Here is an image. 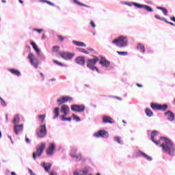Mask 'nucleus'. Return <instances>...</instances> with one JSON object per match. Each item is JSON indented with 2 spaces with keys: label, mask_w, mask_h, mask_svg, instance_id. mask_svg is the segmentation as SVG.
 Instances as JSON below:
<instances>
[{
  "label": "nucleus",
  "mask_w": 175,
  "mask_h": 175,
  "mask_svg": "<svg viewBox=\"0 0 175 175\" xmlns=\"http://www.w3.org/2000/svg\"><path fill=\"white\" fill-rule=\"evenodd\" d=\"M158 136V131H153L151 133L150 136V140L156 146H158V144H160V143H162L160 145V147L162 148L163 152H166L168 154V155H170L171 157H174L175 155V144L172 142V140L161 137L160 139L157 140V137Z\"/></svg>",
  "instance_id": "f257e3e1"
},
{
  "label": "nucleus",
  "mask_w": 175,
  "mask_h": 175,
  "mask_svg": "<svg viewBox=\"0 0 175 175\" xmlns=\"http://www.w3.org/2000/svg\"><path fill=\"white\" fill-rule=\"evenodd\" d=\"M112 43L116 44L117 47H126L128 46V38L121 36L113 40Z\"/></svg>",
  "instance_id": "f03ea898"
},
{
  "label": "nucleus",
  "mask_w": 175,
  "mask_h": 175,
  "mask_svg": "<svg viewBox=\"0 0 175 175\" xmlns=\"http://www.w3.org/2000/svg\"><path fill=\"white\" fill-rule=\"evenodd\" d=\"M124 5H127V6H135V8H137L138 9H144V10H146V12H149L150 13H152L154 12V9L150 7V5H144V4H139L137 3L132 2H125Z\"/></svg>",
  "instance_id": "7ed1b4c3"
},
{
  "label": "nucleus",
  "mask_w": 175,
  "mask_h": 175,
  "mask_svg": "<svg viewBox=\"0 0 175 175\" xmlns=\"http://www.w3.org/2000/svg\"><path fill=\"white\" fill-rule=\"evenodd\" d=\"M98 61H99V57L94 55L93 59H88L87 68H89V69H91V70H96L98 72V73H99V68L95 66Z\"/></svg>",
  "instance_id": "20e7f679"
},
{
  "label": "nucleus",
  "mask_w": 175,
  "mask_h": 175,
  "mask_svg": "<svg viewBox=\"0 0 175 175\" xmlns=\"http://www.w3.org/2000/svg\"><path fill=\"white\" fill-rule=\"evenodd\" d=\"M27 58L31 66H33L35 69H38V68H39V59H38V58L35 57V55H33V53H30Z\"/></svg>",
  "instance_id": "39448f33"
},
{
  "label": "nucleus",
  "mask_w": 175,
  "mask_h": 175,
  "mask_svg": "<svg viewBox=\"0 0 175 175\" xmlns=\"http://www.w3.org/2000/svg\"><path fill=\"white\" fill-rule=\"evenodd\" d=\"M44 148H46V144L44 143H42L41 146L36 148V152H33V159L34 161H36V157H42Z\"/></svg>",
  "instance_id": "423d86ee"
},
{
  "label": "nucleus",
  "mask_w": 175,
  "mask_h": 175,
  "mask_svg": "<svg viewBox=\"0 0 175 175\" xmlns=\"http://www.w3.org/2000/svg\"><path fill=\"white\" fill-rule=\"evenodd\" d=\"M47 135V129H46V124H42L40 128L37 130V136L40 138L46 137Z\"/></svg>",
  "instance_id": "0eeeda50"
},
{
  "label": "nucleus",
  "mask_w": 175,
  "mask_h": 175,
  "mask_svg": "<svg viewBox=\"0 0 175 175\" xmlns=\"http://www.w3.org/2000/svg\"><path fill=\"white\" fill-rule=\"evenodd\" d=\"M93 136L96 138L103 137V139H107L109 137V132L105 130H100L94 133Z\"/></svg>",
  "instance_id": "6e6552de"
},
{
  "label": "nucleus",
  "mask_w": 175,
  "mask_h": 175,
  "mask_svg": "<svg viewBox=\"0 0 175 175\" xmlns=\"http://www.w3.org/2000/svg\"><path fill=\"white\" fill-rule=\"evenodd\" d=\"M57 102L58 105L61 106V105H64V103H66L67 102H73V98L69 96H62L57 100Z\"/></svg>",
  "instance_id": "1a4fd4ad"
},
{
  "label": "nucleus",
  "mask_w": 175,
  "mask_h": 175,
  "mask_svg": "<svg viewBox=\"0 0 175 175\" xmlns=\"http://www.w3.org/2000/svg\"><path fill=\"white\" fill-rule=\"evenodd\" d=\"M46 155L51 157L55 154V144L50 143L48 148L46 150Z\"/></svg>",
  "instance_id": "9d476101"
},
{
  "label": "nucleus",
  "mask_w": 175,
  "mask_h": 175,
  "mask_svg": "<svg viewBox=\"0 0 175 175\" xmlns=\"http://www.w3.org/2000/svg\"><path fill=\"white\" fill-rule=\"evenodd\" d=\"M77 149H72L70 155L72 158H74L77 162H80V160L82 159L83 157L81 156V153L77 154Z\"/></svg>",
  "instance_id": "9b49d317"
},
{
  "label": "nucleus",
  "mask_w": 175,
  "mask_h": 175,
  "mask_svg": "<svg viewBox=\"0 0 175 175\" xmlns=\"http://www.w3.org/2000/svg\"><path fill=\"white\" fill-rule=\"evenodd\" d=\"M71 110L72 111H75V113H81V111H84V110H85V107H84V105L74 104L71 105Z\"/></svg>",
  "instance_id": "f8f14e48"
},
{
  "label": "nucleus",
  "mask_w": 175,
  "mask_h": 175,
  "mask_svg": "<svg viewBox=\"0 0 175 175\" xmlns=\"http://www.w3.org/2000/svg\"><path fill=\"white\" fill-rule=\"evenodd\" d=\"M60 57L65 59V61H69L75 57V53H70L69 52H62L60 53Z\"/></svg>",
  "instance_id": "ddd939ff"
},
{
  "label": "nucleus",
  "mask_w": 175,
  "mask_h": 175,
  "mask_svg": "<svg viewBox=\"0 0 175 175\" xmlns=\"http://www.w3.org/2000/svg\"><path fill=\"white\" fill-rule=\"evenodd\" d=\"M137 157H141L142 158H144V159H146L149 162H151V161H152V157H151L150 156H148L147 154L144 153L142 150H138L137 152Z\"/></svg>",
  "instance_id": "4468645a"
},
{
  "label": "nucleus",
  "mask_w": 175,
  "mask_h": 175,
  "mask_svg": "<svg viewBox=\"0 0 175 175\" xmlns=\"http://www.w3.org/2000/svg\"><path fill=\"white\" fill-rule=\"evenodd\" d=\"M60 111L61 113H63L64 117H66V116L70 113V108H69V106L67 105H63L61 107Z\"/></svg>",
  "instance_id": "2eb2a0df"
},
{
  "label": "nucleus",
  "mask_w": 175,
  "mask_h": 175,
  "mask_svg": "<svg viewBox=\"0 0 175 175\" xmlns=\"http://www.w3.org/2000/svg\"><path fill=\"white\" fill-rule=\"evenodd\" d=\"M24 129L23 124H15L14 126V132L15 135H20V132H23Z\"/></svg>",
  "instance_id": "dca6fc26"
},
{
  "label": "nucleus",
  "mask_w": 175,
  "mask_h": 175,
  "mask_svg": "<svg viewBox=\"0 0 175 175\" xmlns=\"http://www.w3.org/2000/svg\"><path fill=\"white\" fill-rule=\"evenodd\" d=\"M164 116L167 118V120L168 121H170L171 122H173V120H174V113H173V112H172L171 111H167V112H165L164 113Z\"/></svg>",
  "instance_id": "f3484780"
},
{
  "label": "nucleus",
  "mask_w": 175,
  "mask_h": 175,
  "mask_svg": "<svg viewBox=\"0 0 175 175\" xmlns=\"http://www.w3.org/2000/svg\"><path fill=\"white\" fill-rule=\"evenodd\" d=\"M99 64L103 66V68H109V66H110V62L107 61L105 57L101 58Z\"/></svg>",
  "instance_id": "a211bd4d"
},
{
  "label": "nucleus",
  "mask_w": 175,
  "mask_h": 175,
  "mask_svg": "<svg viewBox=\"0 0 175 175\" xmlns=\"http://www.w3.org/2000/svg\"><path fill=\"white\" fill-rule=\"evenodd\" d=\"M75 62L78 64V65H85V57L81 56V57H78L76 58L75 59Z\"/></svg>",
  "instance_id": "6ab92c4d"
},
{
  "label": "nucleus",
  "mask_w": 175,
  "mask_h": 175,
  "mask_svg": "<svg viewBox=\"0 0 175 175\" xmlns=\"http://www.w3.org/2000/svg\"><path fill=\"white\" fill-rule=\"evenodd\" d=\"M73 44H75V46H77L78 47H87V44L83 42L77 41V40H72Z\"/></svg>",
  "instance_id": "aec40b11"
},
{
  "label": "nucleus",
  "mask_w": 175,
  "mask_h": 175,
  "mask_svg": "<svg viewBox=\"0 0 175 175\" xmlns=\"http://www.w3.org/2000/svg\"><path fill=\"white\" fill-rule=\"evenodd\" d=\"M42 167H44L45 172L49 173V172H50V169H51V163H47L46 162H44L42 163Z\"/></svg>",
  "instance_id": "412c9836"
},
{
  "label": "nucleus",
  "mask_w": 175,
  "mask_h": 175,
  "mask_svg": "<svg viewBox=\"0 0 175 175\" xmlns=\"http://www.w3.org/2000/svg\"><path fill=\"white\" fill-rule=\"evenodd\" d=\"M103 122H104V124H113V122L111 121V118L106 116H104L103 117Z\"/></svg>",
  "instance_id": "4be33fe9"
},
{
  "label": "nucleus",
  "mask_w": 175,
  "mask_h": 175,
  "mask_svg": "<svg viewBox=\"0 0 175 175\" xmlns=\"http://www.w3.org/2000/svg\"><path fill=\"white\" fill-rule=\"evenodd\" d=\"M8 70L12 75H15V76H18V77L21 76V72L20 71H18V70H16L14 68H10V69H8Z\"/></svg>",
  "instance_id": "5701e85b"
},
{
  "label": "nucleus",
  "mask_w": 175,
  "mask_h": 175,
  "mask_svg": "<svg viewBox=\"0 0 175 175\" xmlns=\"http://www.w3.org/2000/svg\"><path fill=\"white\" fill-rule=\"evenodd\" d=\"M137 50H139V51H140L141 53H143V54L146 53V48L144 47V45L140 43L137 44Z\"/></svg>",
  "instance_id": "b1692460"
},
{
  "label": "nucleus",
  "mask_w": 175,
  "mask_h": 175,
  "mask_svg": "<svg viewBox=\"0 0 175 175\" xmlns=\"http://www.w3.org/2000/svg\"><path fill=\"white\" fill-rule=\"evenodd\" d=\"M53 120L57 119V117H59V107H55L53 110Z\"/></svg>",
  "instance_id": "393cba45"
},
{
  "label": "nucleus",
  "mask_w": 175,
  "mask_h": 175,
  "mask_svg": "<svg viewBox=\"0 0 175 175\" xmlns=\"http://www.w3.org/2000/svg\"><path fill=\"white\" fill-rule=\"evenodd\" d=\"M31 46H32L33 50H35V51L37 53V54L38 55H40V50H39V49H38V46L36 45V44L33 42H31L30 43Z\"/></svg>",
  "instance_id": "a878e982"
},
{
  "label": "nucleus",
  "mask_w": 175,
  "mask_h": 175,
  "mask_svg": "<svg viewBox=\"0 0 175 175\" xmlns=\"http://www.w3.org/2000/svg\"><path fill=\"white\" fill-rule=\"evenodd\" d=\"M12 122L14 125H17L20 122V116L18 114L14 116Z\"/></svg>",
  "instance_id": "bb28decb"
},
{
  "label": "nucleus",
  "mask_w": 175,
  "mask_h": 175,
  "mask_svg": "<svg viewBox=\"0 0 175 175\" xmlns=\"http://www.w3.org/2000/svg\"><path fill=\"white\" fill-rule=\"evenodd\" d=\"M72 3H75V5H78L79 6H84V8H90L89 5H87L83 3H80L78 0H71Z\"/></svg>",
  "instance_id": "cd10ccee"
},
{
  "label": "nucleus",
  "mask_w": 175,
  "mask_h": 175,
  "mask_svg": "<svg viewBox=\"0 0 175 175\" xmlns=\"http://www.w3.org/2000/svg\"><path fill=\"white\" fill-rule=\"evenodd\" d=\"M167 109V105H166V104H163V105L159 104V111H165V110Z\"/></svg>",
  "instance_id": "c85d7f7f"
},
{
  "label": "nucleus",
  "mask_w": 175,
  "mask_h": 175,
  "mask_svg": "<svg viewBox=\"0 0 175 175\" xmlns=\"http://www.w3.org/2000/svg\"><path fill=\"white\" fill-rule=\"evenodd\" d=\"M145 113L147 117H152L154 116V113L150 109V108H146L145 109Z\"/></svg>",
  "instance_id": "c756f323"
},
{
  "label": "nucleus",
  "mask_w": 175,
  "mask_h": 175,
  "mask_svg": "<svg viewBox=\"0 0 175 175\" xmlns=\"http://www.w3.org/2000/svg\"><path fill=\"white\" fill-rule=\"evenodd\" d=\"M157 9L159 10H161L163 13L164 16H167L169 11H167V9L163 8V7H157Z\"/></svg>",
  "instance_id": "7c9ffc66"
},
{
  "label": "nucleus",
  "mask_w": 175,
  "mask_h": 175,
  "mask_svg": "<svg viewBox=\"0 0 175 175\" xmlns=\"http://www.w3.org/2000/svg\"><path fill=\"white\" fill-rule=\"evenodd\" d=\"M150 107L152 110H159V104L158 103H152Z\"/></svg>",
  "instance_id": "2f4dec72"
},
{
  "label": "nucleus",
  "mask_w": 175,
  "mask_h": 175,
  "mask_svg": "<svg viewBox=\"0 0 175 175\" xmlns=\"http://www.w3.org/2000/svg\"><path fill=\"white\" fill-rule=\"evenodd\" d=\"M46 118V115H39L38 116V120L41 121V122H43L44 121V119Z\"/></svg>",
  "instance_id": "473e14b6"
},
{
  "label": "nucleus",
  "mask_w": 175,
  "mask_h": 175,
  "mask_svg": "<svg viewBox=\"0 0 175 175\" xmlns=\"http://www.w3.org/2000/svg\"><path fill=\"white\" fill-rule=\"evenodd\" d=\"M72 117H73V120H75L77 122L81 121V119H80V118H79V116H76L75 113L72 114Z\"/></svg>",
  "instance_id": "72a5a7b5"
},
{
  "label": "nucleus",
  "mask_w": 175,
  "mask_h": 175,
  "mask_svg": "<svg viewBox=\"0 0 175 175\" xmlns=\"http://www.w3.org/2000/svg\"><path fill=\"white\" fill-rule=\"evenodd\" d=\"M40 2H46V3H48V5H50L51 6H55L54 3L47 0H40Z\"/></svg>",
  "instance_id": "f704fd0d"
},
{
  "label": "nucleus",
  "mask_w": 175,
  "mask_h": 175,
  "mask_svg": "<svg viewBox=\"0 0 175 175\" xmlns=\"http://www.w3.org/2000/svg\"><path fill=\"white\" fill-rule=\"evenodd\" d=\"M62 121H72V118H65V116H62Z\"/></svg>",
  "instance_id": "c9c22d12"
},
{
  "label": "nucleus",
  "mask_w": 175,
  "mask_h": 175,
  "mask_svg": "<svg viewBox=\"0 0 175 175\" xmlns=\"http://www.w3.org/2000/svg\"><path fill=\"white\" fill-rule=\"evenodd\" d=\"M53 51L55 53H58L59 51V46H54L53 47Z\"/></svg>",
  "instance_id": "e433bc0d"
},
{
  "label": "nucleus",
  "mask_w": 175,
  "mask_h": 175,
  "mask_svg": "<svg viewBox=\"0 0 175 175\" xmlns=\"http://www.w3.org/2000/svg\"><path fill=\"white\" fill-rule=\"evenodd\" d=\"M0 100L1 106H3V107H5L6 106V102H5V100H3V98H0Z\"/></svg>",
  "instance_id": "4c0bfd02"
},
{
  "label": "nucleus",
  "mask_w": 175,
  "mask_h": 175,
  "mask_svg": "<svg viewBox=\"0 0 175 175\" xmlns=\"http://www.w3.org/2000/svg\"><path fill=\"white\" fill-rule=\"evenodd\" d=\"M117 53L119 55H128V52H122V51H117Z\"/></svg>",
  "instance_id": "58836bf2"
},
{
  "label": "nucleus",
  "mask_w": 175,
  "mask_h": 175,
  "mask_svg": "<svg viewBox=\"0 0 175 175\" xmlns=\"http://www.w3.org/2000/svg\"><path fill=\"white\" fill-rule=\"evenodd\" d=\"M114 140H115V142H117V143H118V144H122V143L121 142V139H120L119 137H115Z\"/></svg>",
  "instance_id": "ea45409f"
},
{
  "label": "nucleus",
  "mask_w": 175,
  "mask_h": 175,
  "mask_svg": "<svg viewBox=\"0 0 175 175\" xmlns=\"http://www.w3.org/2000/svg\"><path fill=\"white\" fill-rule=\"evenodd\" d=\"M53 64L58 65V66H64V64H62V63H61L57 60H53Z\"/></svg>",
  "instance_id": "a19ab883"
},
{
  "label": "nucleus",
  "mask_w": 175,
  "mask_h": 175,
  "mask_svg": "<svg viewBox=\"0 0 175 175\" xmlns=\"http://www.w3.org/2000/svg\"><path fill=\"white\" fill-rule=\"evenodd\" d=\"M79 51H81V53H83L84 54H90V52L84 49H79Z\"/></svg>",
  "instance_id": "79ce46f5"
},
{
  "label": "nucleus",
  "mask_w": 175,
  "mask_h": 175,
  "mask_svg": "<svg viewBox=\"0 0 175 175\" xmlns=\"http://www.w3.org/2000/svg\"><path fill=\"white\" fill-rule=\"evenodd\" d=\"M57 39H59V41L60 42H64V37L62 36H61V35H57Z\"/></svg>",
  "instance_id": "37998d69"
},
{
  "label": "nucleus",
  "mask_w": 175,
  "mask_h": 175,
  "mask_svg": "<svg viewBox=\"0 0 175 175\" xmlns=\"http://www.w3.org/2000/svg\"><path fill=\"white\" fill-rule=\"evenodd\" d=\"M33 31H35L36 32H38V33H40V32H43V29H33Z\"/></svg>",
  "instance_id": "c03bdc74"
},
{
  "label": "nucleus",
  "mask_w": 175,
  "mask_h": 175,
  "mask_svg": "<svg viewBox=\"0 0 175 175\" xmlns=\"http://www.w3.org/2000/svg\"><path fill=\"white\" fill-rule=\"evenodd\" d=\"M38 57H40V59H42V61H45L46 60V57H44V55H43L40 53V55H38Z\"/></svg>",
  "instance_id": "a18cd8bd"
},
{
  "label": "nucleus",
  "mask_w": 175,
  "mask_h": 175,
  "mask_svg": "<svg viewBox=\"0 0 175 175\" xmlns=\"http://www.w3.org/2000/svg\"><path fill=\"white\" fill-rule=\"evenodd\" d=\"M90 25L93 27L95 28L96 27V25H95V23H94L92 21H90Z\"/></svg>",
  "instance_id": "49530a36"
},
{
  "label": "nucleus",
  "mask_w": 175,
  "mask_h": 175,
  "mask_svg": "<svg viewBox=\"0 0 175 175\" xmlns=\"http://www.w3.org/2000/svg\"><path fill=\"white\" fill-rule=\"evenodd\" d=\"M82 173H83L82 175H87V174H88V170H82Z\"/></svg>",
  "instance_id": "de8ad7c7"
},
{
  "label": "nucleus",
  "mask_w": 175,
  "mask_h": 175,
  "mask_svg": "<svg viewBox=\"0 0 175 175\" xmlns=\"http://www.w3.org/2000/svg\"><path fill=\"white\" fill-rule=\"evenodd\" d=\"M40 75L42 77V81H44V75L43 73H42V72H40Z\"/></svg>",
  "instance_id": "09e8293b"
},
{
  "label": "nucleus",
  "mask_w": 175,
  "mask_h": 175,
  "mask_svg": "<svg viewBox=\"0 0 175 175\" xmlns=\"http://www.w3.org/2000/svg\"><path fill=\"white\" fill-rule=\"evenodd\" d=\"M25 142L26 143H27V144H29V143H31V140H29L27 137H25Z\"/></svg>",
  "instance_id": "8fccbe9b"
},
{
  "label": "nucleus",
  "mask_w": 175,
  "mask_h": 175,
  "mask_svg": "<svg viewBox=\"0 0 175 175\" xmlns=\"http://www.w3.org/2000/svg\"><path fill=\"white\" fill-rule=\"evenodd\" d=\"M155 18H157V20H161L162 18H161V16H159V15H156L154 16Z\"/></svg>",
  "instance_id": "3c124183"
},
{
  "label": "nucleus",
  "mask_w": 175,
  "mask_h": 175,
  "mask_svg": "<svg viewBox=\"0 0 175 175\" xmlns=\"http://www.w3.org/2000/svg\"><path fill=\"white\" fill-rule=\"evenodd\" d=\"M29 172L30 173L31 175H35V173L32 171V170L29 169Z\"/></svg>",
  "instance_id": "603ef678"
},
{
  "label": "nucleus",
  "mask_w": 175,
  "mask_h": 175,
  "mask_svg": "<svg viewBox=\"0 0 175 175\" xmlns=\"http://www.w3.org/2000/svg\"><path fill=\"white\" fill-rule=\"evenodd\" d=\"M166 23H167V24H170V25H175V24L173 23H172V22L166 21Z\"/></svg>",
  "instance_id": "864d4df0"
},
{
  "label": "nucleus",
  "mask_w": 175,
  "mask_h": 175,
  "mask_svg": "<svg viewBox=\"0 0 175 175\" xmlns=\"http://www.w3.org/2000/svg\"><path fill=\"white\" fill-rule=\"evenodd\" d=\"M136 85H137V87H139L141 88L143 87V85L139 84V83H136Z\"/></svg>",
  "instance_id": "5fc2aeb1"
},
{
  "label": "nucleus",
  "mask_w": 175,
  "mask_h": 175,
  "mask_svg": "<svg viewBox=\"0 0 175 175\" xmlns=\"http://www.w3.org/2000/svg\"><path fill=\"white\" fill-rule=\"evenodd\" d=\"M161 21H165L166 23V18H161V19L160 20Z\"/></svg>",
  "instance_id": "6e6d98bb"
},
{
  "label": "nucleus",
  "mask_w": 175,
  "mask_h": 175,
  "mask_svg": "<svg viewBox=\"0 0 175 175\" xmlns=\"http://www.w3.org/2000/svg\"><path fill=\"white\" fill-rule=\"evenodd\" d=\"M171 20H172V21H174L175 23V17L174 16L171 17Z\"/></svg>",
  "instance_id": "4d7b16f0"
},
{
  "label": "nucleus",
  "mask_w": 175,
  "mask_h": 175,
  "mask_svg": "<svg viewBox=\"0 0 175 175\" xmlns=\"http://www.w3.org/2000/svg\"><path fill=\"white\" fill-rule=\"evenodd\" d=\"M5 120H6V122H8V114L5 115Z\"/></svg>",
  "instance_id": "13d9d810"
},
{
  "label": "nucleus",
  "mask_w": 175,
  "mask_h": 175,
  "mask_svg": "<svg viewBox=\"0 0 175 175\" xmlns=\"http://www.w3.org/2000/svg\"><path fill=\"white\" fill-rule=\"evenodd\" d=\"M51 175H57V174H55V172H51Z\"/></svg>",
  "instance_id": "bf43d9fd"
},
{
  "label": "nucleus",
  "mask_w": 175,
  "mask_h": 175,
  "mask_svg": "<svg viewBox=\"0 0 175 175\" xmlns=\"http://www.w3.org/2000/svg\"><path fill=\"white\" fill-rule=\"evenodd\" d=\"M78 172H79V174H81V173H83V170H78Z\"/></svg>",
  "instance_id": "052dcab7"
},
{
  "label": "nucleus",
  "mask_w": 175,
  "mask_h": 175,
  "mask_svg": "<svg viewBox=\"0 0 175 175\" xmlns=\"http://www.w3.org/2000/svg\"><path fill=\"white\" fill-rule=\"evenodd\" d=\"M18 2H19L20 3H24V1H23V0H18Z\"/></svg>",
  "instance_id": "680f3d73"
},
{
  "label": "nucleus",
  "mask_w": 175,
  "mask_h": 175,
  "mask_svg": "<svg viewBox=\"0 0 175 175\" xmlns=\"http://www.w3.org/2000/svg\"><path fill=\"white\" fill-rule=\"evenodd\" d=\"M1 2H2L3 3H6V0H1Z\"/></svg>",
  "instance_id": "e2e57ef3"
},
{
  "label": "nucleus",
  "mask_w": 175,
  "mask_h": 175,
  "mask_svg": "<svg viewBox=\"0 0 175 175\" xmlns=\"http://www.w3.org/2000/svg\"><path fill=\"white\" fill-rule=\"evenodd\" d=\"M88 50H89V51H94L93 49H88Z\"/></svg>",
  "instance_id": "0e129e2a"
},
{
  "label": "nucleus",
  "mask_w": 175,
  "mask_h": 175,
  "mask_svg": "<svg viewBox=\"0 0 175 175\" xmlns=\"http://www.w3.org/2000/svg\"><path fill=\"white\" fill-rule=\"evenodd\" d=\"M51 81H55V79H51Z\"/></svg>",
  "instance_id": "69168bd1"
},
{
  "label": "nucleus",
  "mask_w": 175,
  "mask_h": 175,
  "mask_svg": "<svg viewBox=\"0 0 175 175\" xmlns=\"http://www.w3.org/2000/svg\"><path fill=\"white\" fill-rule=\"evenodd\" d=\"M8 138L10 139V140H12V137H10V135H8Z\"/></svg>",
  "instance_id": "338daca9"
},
{
  "label": "nucleus",
  "mask_w": 175,
  "mask_h": 175,
  "mask_svg": "<svg viewBox=\"0 0 175 175\" xmlns=\"http://www.w3.org/2000/svg\"><path fill=\"white\" fill-rule=\"evenodd\" d=\"M42 39H44V34L42 36Z\"/></svg>",
  "instance_id": "774afa93"
}]
</instances>
